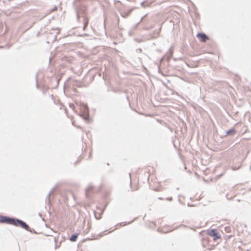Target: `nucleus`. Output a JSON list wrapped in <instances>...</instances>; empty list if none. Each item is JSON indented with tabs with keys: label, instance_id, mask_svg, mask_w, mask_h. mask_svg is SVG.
<instances>
[{
	"label": "nucleus",
	"instance_id": "nucleus-21",
	"mask_svg": "<svg viewBox=\"0 0 251 251\" xmlns=\"http://www.w3.org/2000/svg\"><path fill=\"white\" fill-rule=\"evenodd\" d=\"M51 98H53V95H51Z\"/></svg>",
	"mask_w": 251,
	"mask_h": 251
},
{
	"label": "nucleus",
	"instance_id": "nucleus-14",
	"mask_svg": "<svg viewBox=\"0 0 251 251\" xmlns=\"http://www.w3.org/2000/svg\"><path fill=\"white\" fill-rule=\"evenodd\" d=\"M70 106L72 108L74 109L75 108V105L74 104H70Z\"/></svg>",
	"mask_w": 251,
	"mask_h": 251
},
{
	"label": "nucleus",
	"instance_id": "nucleus-18",
	"mask_svg": "<svg viewBox=\"0 0 251 251\" xmlns=\"http://www.w3.org/2000/svg\"><path fill=\"white\" fill-rule=\"evenodd\" d=\"M159 73H161L163 75H164L163 74V73L161 72L160 71H159Z\"/></svg>",
	"mask_w": 251,
	"mask_h": 251
},
{
	"label": "nucleus",
	"instance_id": "nucleus-1",
	"mask_svg": "<svg viewBox=\"0 0 251 251\" xmlns=\"http://www.w3.org/2000/svg\"><path fill=\"white\" fill-rule=\"evenodd\" d=\"M74 7L76 15L77 21L81 22V19H82L83 24V29L84 30L87 27L89 23V18L87 17L86 6L81 3L79 0H75L74 2Z\"/></svg>",
	"mask_w": 251,
	"mask_h": 251
},
{
	"label": "nucleus",
	"instance_id": "nucleus-23",
	"mask_svg": "<svg viewBox=\"0 0 251 251\" xmlns=\"http://www.w3.org/2000/svg\"><path fill=\"white\" fill-rule=\"evenodd\" d=\"M250 169L251 171V166L250 167Z\"/></svg>",
	"mask_w": 251,
	"mask_h": 251
},
{
	"label": "nucleus",
	"instance_id": "nucleus-12",
	"mask_svg": "<svg viewBox=\"0 0 251 251\" xmlns=\"http://www.w3.org/2000/svg\"><path fill=\"white\" fill-rule=\"evenodd\" d=\"M241 164L238 167L232 166L231 167V169L233 171H236V170H239L240 169V168L241 167Z\"/></svg>",
	"mask_w": 251,
	"mask_h": 251
},
{
	"label": "nucleus",
	"instance_id": "nucleus-4",
	"mask_svg": "<svg viewBox=\"0 0 251 251\" xmlns=\"http://www.w3.org/2000/svg\"><path fill=\"white\" fill-rule=\"evenodd\" d=\"M14 217L0 215V223H4L12 225Z\"/></svg>",
	"mask_w": 251,
	"mask_h": 251
},
{
	"label": "nucleus",
	"instance_id": "nucleus-20",
	"mask_svg": "<svg viewBox=\"0 0 251 251\" xmlns=\"http://www.w3.org/2000/svg\"><path fill=\"white\" fill-rule=\"evenodd\" d=\"M51 98H53V95H51Z\"/></svg>",
	"mask_w": 251,
	"mask_h": 251
},
{
	"label": "nucleus",
	"instance_id": "nucleus-19",
	"mask_svg": "<svg viewBox=\"0 0 251 251\" xmlns=\"http://www.w3.org/2000/svg\"><path fill=\"white\" fill-rule=\"evenodd\" d=\"M132 222H133V221H130V222H128V223H127V224H130V223H131Z\"/></svg>",
	"mask_w": 251,
	"mask_h": 251
},
{
	"label": "nucleus",
	"instance_id": "nucleus-10",
	"mask_svg": "<svg viewBox=\"0 0 251 251\" xmlns=\"http://www.w3.org/2000/svg\"><path fill=\"white\" fill-rule=\"evenodd\" d=\"M132 10V9H130L127 12H124L122 13L121 14V15L122 17H123L124 18H126L130 14Z\"/></svg>",
	"mask_w": 251,
	"mask_h": 251
},
{
	"label": "nucleus",
	"instance_id": "nucleus-5",
	"mask_svg": "<svg viewBox=\"0 0 251 251\" xmlns=\"http://www.w3.org/2000/svg\"><path fill=\"white\" fill-rule=\"evenodd\" d=\"M207 234L213 238L214 240L220 239L221 236L216 229H211L207 231Z\"/></svg>",
	"mask_w": 251,
	"mask_h": 251
},
{
	"label": "nucleus",
	"instance_id": "nucleus-8",
	"mask_svg": "<svg viewBox=\"0 0 251 251\" xmlns=\"http://www.w3.org/2000/svg\"><path fill=\"white\" fill-rule=\"evenodd\" d=\"M236 132V130L234 128H230L226 131L227 135H233Z\"/></svg>",
	"mask_w": 251,
	"mask_h": 251
},
{
	"label": "nucleus",
	"instance_id": "nucleus-3",
	"mask_svg": "<svg viewBox=\"0 0 251 251\" xmlns=\"http://www.w3.org/2000/svg\"><path fill=\"white\" fill-rule=\"evenodd\" d=\"M13 221V223H12L13 226H15L20 227L23 229H25L26 230H27L28 231H31V228L24 221L14 217Z\"/></svg>",
	"mask_w": 251,
	"mask_h": 251
},
{
	"label": "nucleus",
	"instance_id": "nucleus-17",
	"mask_svg": "<svg viewBox=\"0 0 251 251\" xmlns=\"http://www.w3.org/2000/svg\"><path fill=\"white\" fill-rule=\"evenodd\" d=\"M137 50H139V52H141L142 51V49H139Z\"/></svg>",
	"mask_w": 251,
	"mask_h": 251
},
{
	"label": "nucleus",
	"instance_id": "nucleus-13",
	"mask_svg": "<svg viewBox=\"0 0 251 251\" xmlns=\"http://www.w3.org/2000/svg\"><path fill=\"white\" fill-rule=\"evenodd\" d=\"M35 79H36V88H38L39 85L38 84V74H36Z\"/></svg>",
	"mask_w": 251,
	"mask_h": 251
},
{
	"label": "nucleus",
	"instance_id": "nucleus-22",
	"mask_svg": "<svg viewBox=\"0 0 251 251\" xmlns=\"http://www.w3.org/2000/svg\"><path fill=\"white\" fill-rule=\"evenodd\" d=\"M87 34H84V36H87Z\"/></svg>",
	"mask_w": 251,
	"mask_h": 251
},
{
	"label": "nucleus",
	"instance_id": "nucleus-16",
	"mask_svg": "<svg viewBox=\"0 0 251 251\" xmlns=\"http://www.w3.org/2000/svg\"><path fill=\"white\" fill-rule=\"evenodd\" d=\"M167 200L168 201H172V198H168Z\"/></svg>",
	"mask_w": 251,
	"mask_h": 251
},
{
	"label": "nucleus",
	"instance_id": "nucleus-6",
	"mask_svg": "<svg viewBox=\"0 0 251 251\" xmlns=\"http://www.w3.org/2000/svg\"><path fill=\"white\" fill-rule=\"evenodd\" d=\"M197 37L200 40V41L202 42H205L209 39V37L207 36V35L204 33L202 32L198 33L197 35Z\"/></svg>",
	"mask_w": 251,
	"mask_h": 251
},
{
	"label": "nucleus",
	"instance_id": "nucleus-7",
	"mask_svg": "<svg viewBox=\"0 0 251 251\" xmlns=\"http://www.w3.org/2000/svg\"><path fill=\"white\" fill-rule=\"evenodd\" d=\"M56 189V187L54 186L53 187L49 192L47 198H46V200L48 201V203L50 204V195L53 193L54 191L55 190V189Z\"/></svg>",
	"mask_w": 251,
	"mask_h": 251
},
{
	"label": "nucleus",
	"instance_id": "nucleus-15",
	"mask_svg": "<svg viewBox=\"0 0 251 251\" xmlns=\"http://www.w3.org/2000/svg\"><path fill=\"white\" fill-rule=\"evenodd\" d=\"M124 222H122V223H121L120 224V225L121 226H125V225H126L127 224V223H125V224H124Z\"/></svg>",
	"mask_w": 251,
	"mask_h": 251
},
{
	"label": "nucleus",
	"instance_id": "nucleus-2",
	"mask_svg": "<svg viewBox=\"0 0 251 251\" xmlns=\"http://www.w3.org/2000/svg\"><path fill=\"white\" fill-rule=\"evenodd\" d=\"M81 113L79 114L80 117L86 122L90 123L91 122V119L89 116V109L88 106L85 104H82L80 105Z\"/></svg>",
	"mask_w": 251,
	"mask_h": 251
},
{
	"label": "nucleus",
	"instance_id": "nucleus-11",
	"mask_svg": "<svg viewBox=\"0 0 251 251\" xmlns=\"http://www.w3.org/2000/svg\"><path fill=\"white\" fill-rule=\"evenodd\" d=\"M92 188L93 186L90 185L86 188L85 191V196L86 198H88V193Z\"/></svg>",
	"mask_w": 251,
	"mask_h": 251
},
{
	"label": "nucleus",
	"instance_id": "nucleus-9",
	"mask_svg": "<svg viewBox=\"0 0 251 251\" xmlns=\"http://www.w3.org/2000/svg\"><path fill=\"white\" fill-rule=\"evenodd\" d=\"M78 234L79 233L73 234L69 238V240L72 242L76 241L77 239Z\"/></svg>",
	"mask_w": 251,
	"mask_h": 251
}]
</instances>
